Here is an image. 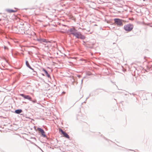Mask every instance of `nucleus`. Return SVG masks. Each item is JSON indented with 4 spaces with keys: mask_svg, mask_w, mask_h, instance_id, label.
<instances>
[{
    "mask_svg": "<svg viewBox=\"0 0 152 152\" xmlns=\"http://www.w3.org/2000/svg\"><path fill=\"white\" fill-rule=\"evenodd\" d=\"M73 35L77 38L84 39L85 38L84 36L80 32H76L75 33H73Z\"/></svg>",
    "mask_w": 152,
    "mask_h": 152,
    "instance_id": "f03ea898",
    "label": "nucleus"
},
{
    "mask_svg": "<svg viewBox=\"0 0 152 152\" xmlns=\"http://www.w3.org/2000/svg\"><path fill=\"white\" fill-rule=\"evenodd\" d=\"M115 23L119 26H122L123 25L122 20L119 18H115L114 19Z\"/></svg>",
    "mask_w": 152,
    "mask_h": 152,
    "instance_id": "7ed1b4c3",
    "label": "nucleus"
},
{
    "mask_svg": "<svg viewBox=\"0 0 152 152\" xmlns=\"http://www.w3.org/2000/svg\"><path fill=\"white\" fill-rule=\"evenodd\" d=\"M45 40H43V41L45 42Z\"/></svg>",
    "mask_w": 152,
    "mask_h": 152,
    "instance_id": "4468645a",
    "label": "nucleus"
},
{
    "mask_svg": "<svg viewBox=\"0 0 152 152\" xmlns=\"http://www.w3.org/2000/svg\"><path fill=\"white\" fill-rule=\"evenodd\" d=\"M43 70L45 72L46 75L48 77H50V75L48 74V72L44 69H43Z\"/></svg>",
    "mask_w": 152,
    "mask_h": 152,
    "instance_id": "1a4fd4ad",
    "label": "nucleus"
},
{
    "mask_svg": "<svg viewBox=\"0 0 152 152\" xmlns=\"http://www.w3.org/2000/svg\"><path fill=\"white\" fill-rule=\"evenodd\" d=\"M62 93H63V94H65V92H62Z\"/></svg>",
    "mask_w": 152,
    "mask_h": 152,
    "instance_id": "ddd939ff",
    "label": "nucleus"
},
{
    "mask_svg": "<svg viewBox=\"0 0 152 152\" xmlns=\"http://www.w3.org/2000/svg\"><path fill=\"white\" fill-rule=\"evenodd\" d=\"M22 112V110L21 109L16 110L15 112L17 114H20Z\"/></svg>",
    "mask_w": 152,
    "mask_h": 152,
    "instance_id": "6e6552de",
    "label": "nucleus"
},
{
    "mask_svg": "<svg viewBox=\"0 0 152 152\" xmlns=\"http://www.w3.org/2000/svg\"><path fill=\"white\" fill-rule=\"evenodd\" d=\"M70 31L71 32V34L73 35V33H75L77 31V30L74 28H72L70 29Z\"/></svg>",
    "mask_w": 152,
    "mask_h": 152,
    "instance_id": "0eeeda50",
    "label": "nucleus"
},
{
    "mask_svg": "<svg viewBox=\"0 0 152 152\" xmlns=\"http://www.w3.org/2000/svg\"><path fill=\"white\" fill-rule=\"evenodd\" d=\"M33 102L34 103H36L37 102V100H34L31 101Z\"/></svg>",
    "mask_w": 152,
    "mask_h": 152,
    "instance_id": "f8f14e48",
    "label": "nucleus"
},
{
    "mask_svg": "<svg viewBox=\"0 0 152 152\" xmlns=\"http://www.w3.org/2000/svg\"><path fill=\"white\" fill-rule=\"evenodd\" d=\"M20 95L23 97L25 99H28L30 101H32V98H31L28 95H25L24 94H20Z\"/></svg>",
    "mask_w": 152,
    "mask_h": 152,
    "instance_id": "423d86ee",
    "label": "nucleus"
},
{
    "mask_svg": "<svg viewBox=\"0 0 152 152\" xmlns=\"http://www.w3.org/2000/svg\"><path fill=\"white\" fill-rule=\"evenodd\" d=\"M37 130L39 132H40L42 135V136L44 137H46V135L45 134V132L44 130L39 128H38L37 129Z\"/></svg>",
    "mask_w": 152,
    "mask_h": 152,
    "instance_id": "20e7f679",
    "label": "nucleus"
},
{
    "mask_svg": "<svg viewBox=\"0 0 152 152\" xmlns=\"http://www.w3.org/2000/svg\"><path fill=\"white\" fill-rule=\"evenodd\" d=\"M59 131L60 132H61L64 137L68 139H69L70 137L69 135L65 132L63 131L62 129H59Z\"/></svg>",
    "mask_w": 152,
    "mask_h": 152,
    "instance_id": "39448f33",
    "label": "nucleus"
},
{
    "mask_svg": "<svg viewBox=\"0 0 152 152\" xmlns=\"http://www.w3.org/2000/svg\"><path fill=\"white\" fill-rule=\"evenodd\" d=\"M133 28L132 25L130 24L125 25L124 26V29L127 31H131Z\"/></svg>",
    "mask_w": 152,
    "mask_h": 152,
    "instance_id": "f257e3e1",
    "label": "nucleus"
},
{
    "mask_svg": "<svg viewBox=\"0 0 152 152\" xmlns=\"http://www.w3.org/2000/svg\"><path fill=\"white\" fill-rule=\"evenodd\" d=\"M7 11L9 13H11V12H14L16 11H15L12 10H7Z\"/></svg>",
    "mask_w": 152,
    "mask_h": 152,
    "instance_id": "9d476101",
    "label": "nucleus"
},
{
    "mask_svg": "<svg viewBox=\"0 0 152 152\" xmlns=\"http://www.w3.org/2000/svg\"><path fill=\"white\" fill-rule=\"evenodd\" d=\"M26 64L27 66H28V67H29L30 68H31V67L30 66V65L29 64V63L28 61H26Z\"/></svg>",
    "mask_w": 152,
    "mask_h": 152,
    "instance_id": "9b49d317",
    "label": "nucleus"
}]
</instances>
